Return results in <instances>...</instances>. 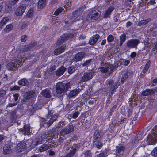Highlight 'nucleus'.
Returning a JSON list of instances; mask_svg holds the SVG:
<instances>
[{"label":"nucleus","instance_id":"nucleus-1","mask_svg":"<svg viewBox=\"0 0 157 157\" xmlns=\"http://www.w3.org/2000/svg\"><path fill=\"white\" fill-rule=\"evenodd\" d=\"M58 117V116L56 115L52 116L50 114H48L46 119L44 118L42 119L40 123L41 126L44 127H49L56 121Z\"/></svg>","mask_w":157,"mask_h":157},{"label":"nucleus","instance_id":"nucleus-2","mask_svg":"<svg viewBox=\"0 0 157 157\" xmlns=\"http://www.w3.org/2000/svg\"><path fill=\"white\" fill-rule=\"evenodd\" d=\"M157 141V125L154 127L152 132L148 135L146 141L148 145L154 144Z\"/></svg>","mask_w":157,"mask_h":157},{"label":"nucleus","instance_id":"nucleus-3","mask_svg":"<svg viewBox=\"0 0 157 157\" xmlns=\"http://www.w3.org/2000/svg\"><path fill=\"white\" fill-rule=\"evenodd\" d=\"M101 13L98 10H94L90 11L87 15L86 19L88 21L94 22L99 18Z\"/></svg>","mask_w":157,"mask_h":157},{"label":"nucleus","instance_id":"nucleus-4","mask_svg":"<svg viewBox=\"0 0 157 157\" xmlns=\"http://www.w3.org/2000/svg\"><path fill=\"white\" fill-rule=\"evenodd\" d=\"M57 93L58 94H62L66 92L71 88V84L68 82L66 84L62 82H59L56 85Z\"/></svg>","mask_w":157,"mask_h":157},{"label":"nucleus","instance_id":"nucleus-5","mask_svg":"<svg viewBox=\"0 0 157 157\" xmlns=\"http://www.w3.org/2000/svg\"><path fill=\"white\" fill-rule=\"evenodd\" d=\"M86 8V6L84 5L81 6L76 10L73 11L72 13L73 16L71 18L72 21H75L78 19L77 18L81 17L82 15L83 12Z\"/></svg>","mask_w":157,"mask_h":157},{"label":"nucleus","instance_id":"nucleus-6","mask_svg":"<svg viewBox=\"0 0 157 157\" xmlns=\"http://www.w3.org/2000/svg\"><path fill=\"white\" fill-rule=\"evenodd\" d=\"M74 36V34L72 33L64 34L58 40L56 43V44L57 45H61L68 39L73 38Z\"/></svg>","mask_w":157,"mask_h":157},{"label":"nucleus","instance_id":"nucleus-7","mask_svg":"<svg viewBox=\"0 0 157 157\" xmlns=\"http://www.w3.org/2000/svg\"><path fill=\"white\" fill-rule=\"evenodd\" d=\"M114 68V66L110 64H107L104 66L99 67V69L102 73H108L109 74Z\"/></svg>","mask_w":157,"mask_h":157},{"label":"nucleus","instance_id":"nucleus-8","mask_svg":"<svg viewBox=\"0 0 157 157\" xmlns=\"http://www.w3.org/2000/svg\"><path fill=\"white\" fill-rule=\"evenodd\" d=\"M140 43L139 40L137 39H133L128 41L126 43L127 46L128 48H136Z\"/></svg>","mask_w":157,"mask_h":157},{"label":"nucleus","instance_id":"nucleus-9","mask_svg":"<svg viewBox=\"0 0 157 157\" xmlns=\"http://www.w3.org/2000/svg\"><path fill=\"white\" fill-rule=\"evenodd\" d=\"M74 127L71 124H70L66 128L63 129L60 132V133L62 135L69 134L73 132L74 130Z\"/></svg>","mask_w":157,"mask_h":157},{"label":"nucleus","instance_id":"nucleus-10","mask_svg":"<svg viewBox=\"0 0 157 157\" xmlns=\"http://www.w3.org/2000/svg\"><path fill=\"white\" fill-rule=\"evenodd\" d=\"M94 75V72H85L82 76L81 78V81L85 82L91 79Z\"/></svg>","mask_w":157,"mask_h":157},{"label":"nucleus","instance_id":"nucleus-11","mask_svg":"<svg viewBox=\"0 0 157 157\" xmlns=\"http://www.w3.org/2000/svg\"><path fill=\"white\" fill-rule=\"evenodd\" d=\"M46 135H41L39 136L38 137L36 138L32 143V145L33 146H36L39 144H41L43 141L44 138L46 137Z\"/></svg>","mask_w":157,"mask_h":157},{"label":"nucleus","instance_id":"nucleus-12","mask_svg":"<svg viewBox=\"0 0 157 157\" xmlns=\"http://www.w3.org/2000/svg\"><path fill=\"white\" fill-rule=\"evenodd\" d=\"M108 83L110 88L111 94H113L114 90L117 89L118 87V86H119V84L113 83V81L112 79H110L108 81Z\"/></svg>","mask_w":157,"mask_h":157},{"label":"nucleus","instance_id":"nucleus-13","mask_svg":"<svg viewBox=\"0 0 157 157\" xmlns=\"http://www.w3.org/2000/svg\"><path fill=\"white\" fill-rule=\"evenodd\" d=\"M26 6L25 4L20 5L16 10V15L17 16L22 15L24 12Z\"/></svg>","mask_w":157,"mask_h":157},{"label":"nucleus","instance_id":"nucleus-14","mask_svg":"<svg viewBox=\"0 0 157 157\" xmlns=\"http://www.w3.org/2000/svg\"><path fill=\"white\" fill-rule=\"evenodd\" d=\"M26 145L24 142H21L18 143L16 147V150L17 152H21L22 151L26 148Z\"/></svg>","mask_w":157,"mask_h":157},{"label":"nucleus","instance_id":"nucleus-15","mask_svg":"<svg viewBox=\"0 0 157 157\" xmlns=\"http://www.w3.org/2000/svg\"><path fill=\"white\" fill-rule=\"evenodd\" d=\"M34 94V92L33 91H29L26 93L24 96L23 102H25L28 101L31 98L33 97Z\"/></svg>","mask_w":157,"mask_h":157},{"label":"nucleus","instance_id":"nucleus-16","mask_svg":"<svg viewBox=\"0 0 157 157\" xmlns=\"http://www.w3.org/2000/svg\"><path fill=\"white\" fill-rule=\"evenodd\" d=\"M114 9V7L112 6L108 8L105 11L103 17L104 18L109 17L111 12L113 11Z\"/></svg>","mask_w":157,"mask_h":157},{"label":"nucleus","instance_id":"nucleus-17","mask_svg":"<svg viewBox=\"0 0 157 157\" xmlns=\"http://www.w3.org/2000/svg\"><path fill=\"white\" fill-rule=\"evenodd\" d=\"M66 48V46L63 45L54 50V53L55 55H59L63 52Z\"/></svg>","mask_w":157,"mask_h":157},{"label":"nucleus","instance_id":"nucleus-18","mask_svg":"<svg viewBox=\"0 0 157 157\" xmlns=\"http://www.w3.org/2000/svg\"><path fill=\"white\" fill-rule=\"evenodd\" d=\"M84 55V53L82 52H80L76 54L75 56L74 60L76 62L81 61Z\"/></svg>","mask_w":157,"mask_h":157},{"label":"nucleus","instance_id":"nucleus-19","mask_svg":"<svg viewBox=\"0 0 157 157\" xmlns=\"http://www.w3.org/2000/svg\"><path fill=\"white\" fill-rule=\"evenodd\" d=\"M99 38V36L96 34L91 37L89 41V44L90 45H94L96 44Z\"/></svg>","mask_w":157,"mask_h":157},{"label":"nucleus","instance_id":"nucleus-20","mask_svg":"<svg viewBox=\"0 0 157 157\" xmlns=\"http://www.w3.org/2000/svg\"><path fill=\"white\" fill-rule=\"evenodd\" d=\"M3 153L5 154H10L12 151V149L9 144H7L3 147Z\"/></svg>","mask_w":157,"mask_h":157},{"label":"nucleus","instance_id":"nucleus-21","mask_svg":"<svg viewBox=\"0 0 157 157\" xmlns=\"http://www.w3.org/2000/svg\"><path fill=\"white\" fill-rule=\"evenodd\" d=\"M20 132L23 133L24 134L29 135L30 132V128L28 125L24 126L23 129L20 130Z\"/></svg>","mask_w":157,"mask_h":157},{"label":"nucleus","instance_id":"nucleus-22","mask_svg":"<svg viewBox=\"0 0 157 157\" xmlns=\"http://www.w3.org/2000/svg\"><path fill=\"white\" fill-rule=\"evenodd\" d=\"M19 85L23 86H27L29 84V82L27 79L24 78L19 80L18 82Z\"/></svg>","mask_w":157,"mask_h":157},{"label":"nucleus","instance_id":"nucleus-23","mask_svg":"<svg viewBox=\"0 0 157 157\" xmlns=\"http://www.w3.org/2000/svg\"><path fill=\"white\" fill-rule=\"evenodd\" d=\"M42 94L44 97L47 98H49L51 96V92L50 90L48 89H46L43 90Z\"/></svg>","mask_w":157,"mask_h":157},{"label":"nucleus","instance_id":"nucleus-24","mask_svg":"<svg viewBox=\"0 0 157 157\" xmlns=\"http://www.w3.org/2000/svg\"><path fill=\"white\" fill-rule=\"evenodd\" d=\"M66 68L64 67H61L58 69L56 72V74L57 76H59L62 75L66 71Z\"/></svg>","mask_w":157,"mask_h":157},{"label":"nucleus","instance_id":"nucleus-25","mask_svg":"<svg viewBox=\"0 0 157 157\" xmlns=\"http://www.w3.org/2000/svg\"><path fill=\"white\" fill-rule=\"evenodd\" d=\"M154 93V91L151 89L146 90L143 92L142 95L144 96H147L153 94Z\"/></svg>","mask_w":157,"mask_h":157},{"label":"nucleus","instance_id":"nucleus-26","mask_svg":"<svg viewBox=\"0 0 157 157\" xmlns=\"http://www.w3.org/2000/svg\"><path fill=\"white\" fill-rule=\"evenodd\" d=\"M76 148H71L70 150V152L68 153L64 157H73L76 151Z\"/></svg>","mask_w":157,"mask_h":157},{"label":"nucleus","instance_id":"nucleus-27","mask_svg":"<svg viewBox=\"0 0 157 157\" xmlns=\"http://www.w3.org/2000/svg\"><path fill=\"white\" fill-rule=\"evenodd\" d=\"M151 21V19L150 18H148L145 20H142L138 23V25L140 26H143L147 24Z\"/></svg>","mask_w":157,"mask_h":157},{"label":"nucleus","instance_id":"nucleus-28","mask_svg":"<svg viewBox=\"0 0 157 157\" xmlns=\"http://www.w3.org/2000/svg\"><path fill=\"white\" fill-rule=\"evenodd\" d=\"M47 0H39L38 2V8L41 9L45 7L46 4Z\"/></svg>","mask_w":157,"mask_h":157},{"label":"nucleus","instance_id":"nucleus-29","mask_svg":"<svg viewBox=\"0 0 157 157\" xmlns=\"http://www.w3.org/2000/svg\"><path fill=\"white\" fill-rule=\"evenodd\" d=\"M18 67L16 63L15 62H11L8 63L6 66V68L8 69H10L13 67L17 68Z\"/></svg>","mask_w":157,"mask_h":157},{"label":"nucleus","instance_id":"nucleus-30","mask_svg":"<svg viewBox=\"0 0 157 157\" xmlns=\"http://www.w3.org/2000/svg\"><path fill=\"white\" fill-rule=\"evenodd\" d=\"M50 146V144H49V145L47 144H43L39 149V151L40 152L48 150Z\"/></svg>","mask_w":157,"mask_h":157},{"label":"nucleus","instance_id":"nucleus-31","mask_svg":"<svg viewBox=\"0 0 157 157\" xmlns=\"http://www.w3.org/2000/svg\"><path fill=\"white\" fill-rule=\"evenodd\" d=\"M93 144L98 149L101 148L102 146V143L101 142L100 140H98L96 141H93Z\"/></svg>","mask_w":157,"mask_h":157},{"label":"nucleus","instance_id":"nucleus-32","mask_svg":"<svg viewBox=\"0 0 157 157\" xmlns=\"http://www.w3.org/2000/svg\"><path fill=\"white\" fill-rule=\"evenodd\" d=\"M100 136L99 131H96L94 134L93 141H96L98 140H100Z\"/></svg>","mask_w":157,"mask_h":157},{"label":"nucleus","instance_id":"nucleus-33","mask_svg":"<svg viewBox=\"0 0 157 157\" xmlns=\"http://www.w3.org/2000/svg\"><path fill=\"white\" fill-rule=\"evenodd\" d=\"M9 18L7 17H5L1 21L0 23V28H2L8 21Z\"/></svg>","mask_w":157,"mask_h":157},{"label":"nucleus","instance_id":"nucleus-34","mask_svg":"<svg viewBox=\"0 0 157 157\" xmlns=\"http://www.w3.org/2000/svg\"><path fill=\"white\" fill-rule=\"evenodd\" d=\"M151 62L150 60L148 61L146 64L143 69V70L142 72L144 74L147 71L149 68Z\"/></svg>","mask_w":157,"mask_h":157},{"label":"nucleus","instance_id":"nucleus-35","mask_svg":"<svg viewBox=\"0 0 157 157\" xmlns=\"http://www.w3.org/2000/svg\"><path fill=\"white\" fill-rule=\"evenodd\" d=\"M122 77H121V82L123 83L127 78L128 77L127 74L125 72H122Z\"/></svg>","mask_w":157,"mask_h":157},{"label":"nucleus","instance_id":"nucleus-36","mask_svg":"<svg viewBox=\"0 0 157 157\" xmlns=\"http://www.w3.org/2000/svg\"><path fill=\"white\" fill-rule=\"evenodd\" d=\"M13 27V25L11 24H10L7 25L5 28L4 31L6 33L9 32L11 30Z\"/></svg>","mask_w":157,"mask_h":157},{"label":"nucleus","instance_id":"nucleus-37","mask_svg":"<svg viewBox=\"0 0 157 157\" xmlns=\"http://www.w3.org/2000/svg\"><path fill=\"white\" fill-rule=\"evenodd\" d=\"M78 92L76 90H74L71 91L69 94V96L70 97H71L75 96Z\"/></svg>","mask_w":157,"mask_h":157},{"label":"nucleus","instance_id":"nucleus-38","mask_svg":"<svg viewBox=\"0 0 157 157\" xmlns=\"http://www.w3.org/2000/svg\"><path fill=\"white\" fill-rule=\"evenodd\" d=\"M151 155L154 157L157 156V147H155L151 152Z\"/></svg>","mask_w":157,"mask_h":157},{"label":"nucleus","instance_id":"nucleus-39","mask_svg":"<svg viewBox=\"0 0 157 157\" xmlns=\"http://www.w3.org/2000/svg\"><path fill=\"white\" fill-rule=\"evenodd\" d=\"M25 60L22 59L21 58L19 59L18 61H15V62L16 63V64L17 65V66H19L20 65H22V63H23L25 62Z\"/></svg>","mask_w":157,"mask_h":157},{"label":"nucleus","instance_id":"nucleus-40","mask_svg":"<svg viewBox=\"0 0 157 157\" xmlns=\"http://www.w3.org/2000/svg\"><path fill=\"white\" fill-rule=\"evenodd\" d=\"M20 90V87L17 85L12 86L11 87L10 90L11 91L14 90Z\"/></svg>","mask_w":157,"mask_h":157},{"label":"nucleus","instance_id":"nucleus-41","mask_svg":"<svg viewBox=\"0 0 157 157\" xmlns=\"http://www.w3.org/2000/svg\"><path fill=\"white\" fill-rule=\"evenodd\" d=\"M63 10V9L62 8L60 7L59 8L56 10L54 13V15H58Z\"/></svg>","mask_w":157,"mask_h":157},{"label":"nucleus","instance_id":"nucleus-42","mask_svg":"<svg viewBox=\"0 0 157 157\" xmlns=\"http://www.w3.org/2000/svg\"><path fill=\"white\" fill-rule=\"evenodd\" d=\"M126 35L125 33L122 34L120 37V41L124 42L126 40Z\"/></svg>","mask_w":157,"mask_h":157},{"label":"nucleus","instance_id":"nucleus-43","mask_svg":"<svg viewBox=\"0 0 157 157\" xmlns=\"http://www.w3.org/2000/svg\"><path fill=\"white\" fill-rule=\"evenodd\" d=\"M6 91L2 89H0V98L2 97H3L6 95Z\"/></svg>","mask_w":157,"mask_h":157},{"label":"nucleus","instance_id":"nucleus-44","mask_svg":"<svg viewBox=\"0 0 157 157\" xmlns=\"http://www.w3.org/2000/svg\"><path fill=\"white\" fill-rule=\"evenodd\" d=\"M107 39L108 42H111L114 40V37L112 35L110 34L108 36Z\"/></svg>","mask_w":157,"mask_h":157},{"label":"nucleus","instance_id":"nucleus-45","mask_svg":"<svg viewBox=\"0 0 157 157\" xmlns=\"http://www.w3.org/2000/svg\"><path fill=\"white\" fill-rule=\"evenodd\" d=\"M86 157H91L92 154L89 150H87L84 153Z\"/></svg>","mask_w":157,"mask_h":157},{"label":"nucleus","instance_id":"nucleus-46","mask_svg":"<svg viewBox=\"0 0 157 157\" xmlns=\"http://www.w3.org/2000/svg\"><path fill=\"white\" fill-rule=\"evenodd\" d=\"M27 38V36L26 35H24L21 37V40L22 42H25L26 41Z\"/></svg>","mask_w":157,"mask_h":157},{"label":"nucleus","instance_id":"nucleus-47","mask_svg":"<svg viewBox=\"0 0 157 157\" xmlns=\"http://www.w3.org/2000/svg\"><path fill=\"white\" fill-rule=\"evenodd\" d=\"M19 94L15 93L13 95V97H14V99L15 101H17V100L18 99V98L19 97Z\"/></svg>","mask_w":157,"mask_h":157},{"label":"nucleus","instance_id":"nucleus-48","mask_svg":"<svg viewBox=\"0 0 157 157\" xmlns=\"http://www.w3.org/2000/svg\"><path fill=\"white\" fill-rule=\"evenodd\" d=\"M56 64L55 65V64H54V65H53L52 64V66L49 69V71L51 73H52L53 71L56 69Z\"/></svg>","mask_w":157,"mask_h":157},{"label":"nucleus","instance_id":"nucleus-49","mask_svg":"<svg viewBox=\"0 0 157 157\" xmlns=\"http://www.w3.org/2000/svg\"><path fill=\"white\" fill-rule=\"evenodd\" d=\"M79 114V112L78 111L75 112L72 115V118L74 119L77 118Z\"/></svg>","mask_w":157,"mask_h":157},{"label":"nucleus","instance_id":"nucleus-50","mask_svg":"<svg viewBox=\"0 0 157 157\" xmlns=\"http://www.w3.org/2000/svg\"><path fill=\"white\" fill-rule=\"evenodd\" d=\"M91 61L90 59L88 60L82 64V66L85 67L88 65L90 63Z\"/></svg>","mask_w":157,"mask_h":157},{"label":"nucleus","instance_id":"nucleus-51","mask_svg":"<svg viewBox=\"0 0 157 157\" xmlns=\"http://www.w3.org/2000/svg\"><path fill=\"white\" fill-rule=\"evenodd\" d=\"M124 149V147L123 146H121L118 149V152L119 153L123 152Z\"/></svg>","mask_w":157,"mask_h":157},{"label":"nucleus","instance_id":"nucleus-52","mask_svg":"<svg viewBox=\"0 0 157 157\" xmlns=\"http://www.w3.org/2000/svg\"><path fill=\"white\" fill-rule=\"evenodd\" d=\"M75 69L72 67H71L68 69V72L69 74H71L75 71Z\"/></svg>","mask_w":157,"mask_h":157},{"label":"nucleus","instance_id":"nucleus-53","mask_svg":"<svg viewBox=\"0 0 157 157\" xmlns=\"http://www.w3.org/2000/svg\"><path fill=\"white\" fill-rule=\"evenodd\" d=\"M33 15L32 11L31 10H29L28 11L27 14V16L29 18L32 17Z\"/></svg>","mask_w":157,"mask_h":157},{"label":"nucleus","instance_id":"nucleus-54","mask_svg":"<svg viewBox=\"0 0 157 157\" xmlns=\"http://www.w3.org/2000/svg\"><path fill=\"white\" fill-rule=\"evenodd\" d=\"M17 102H16L15 103H9V104L7 105V106L8 107H12L16 105L17 104Z\"/></svg>","mask_w":157,"mask_h":157},{"label":"nucleus","instance_id":"nucleus-55","mask_svg":"<svg viewBox=\"0 0 157 157\" xmlns=\"http://www.w3.org/2000/svg\"><path fill=\"white\" fill-rule=\"evenodd\" d=\"M11 116L13 120L15 119L16 118V113L14 112H11Z\"/></svg>","mask_w":157,"mask_h":157},{"label":"nucleus","instance_id":"nucleus-56","mask_svg":"<svg viewBox=\"0 0 157 157\" xmlns=\"http://www.w3.org/2000/svg\"><path fill=\"white\" fill-rule=\"evenodd\" d=\"M22 52H24L25 51H27L29 49V48L27 46H24L22 47Z\"/></svg>","mask_w":157,"mask_h":157},{"label":"nucleus","instance_id":"nucleus-57","mask_svg":"<svg viewBox=\"0 0 157 157\" xmlns=\"http://www.w3.org/2000/svg\"><path fill=\"white\" fill-rule=\"evenodd\" d=\"M64 125H65V124L63 122H60L57 125H56V127L59 128Z\"/></svg>","mask_w":157,"mask_h":157},{"label":"nucleus","instance_id":"nucleus-58","mask_svg":"<svg viewBox=\"0 0 157 157\" xmlns=\"http://www.w3.org/2000/svg\"><path fill=\"white\" fill-rule=\"evenodd\" d=\"M49 155L50 156L54 155L55 154V152L54 151H52V150H50L48 151Z\"/></svg>","mask_w":157,"mask_h":157},{"label":"nucleus","instance_id":"nucleus-59","mask_svg":"<svg viewBox=\"0 0 157 157\" xmlns=\"http://www.w3.org/2000/svg\"><path fill=\"white\" fill-rule=\"evenodd\" d=\"M37 45V43L36 42H32L30 44L29 46L30 47H33Z\"/></svg>","mask_w":157,"mask_h":157},{"label":"nucleus","instance_id":"nucleus-60","mask_svg":"<svg viewBox=\"0 0 157 157\" xmlns=\"http://www.w3.org/2000/svg\"><path fill=\"white\" fill-rule=\"evenodd\" d=\"M58 128L56 127H56H54L51 130L52 133H53L54 132H56L57 131H58Z\"/></svg>","mask_w":157,"mask_h":157},{"label":"nucleus","instance_id":"nucleus-61","mask_svg":"<svg viewBox=\"0 0 157 157\" xmlns=\"http://www.w3.org/2000/svg\"><path fill=\"white\" fill-rule=\"evenodd\" d=\"M136 53L135 52H132L131 55L130 56L132 58H134L136 56Z\"/></svg>","mask_w":157,"mask_h":157},{"label":"nucleus","instance_id":"nucleus-62","mask_svg":"<svg viewBox=\"0 0 157 157\" xmlns=\"http://www.w3.org/2000/svg\"><path fill=\"white\" fill-rule=\"evenodd\" d=\"M117 107V106L116 105H114L110 109V112H113L114 109H115Z\"/></svg>","mask_w":157,"mask_h":157},{"label":"nucleus","instance_id":"nucleus-63","mask_svg":"<svg viewBox=\"0 0 157 157\" xmlns=\"http://www.w3.org/2000/svg\"><path fill=\"white\" fill-rule=\"evenodd\" d=\"M27 26V24H26L25 23L24 24H23L21 26V29L23 30L25 28H26V27Z\"/></svg>","mask_w":157,"mask_h":157},{"label":"nucleus","instance_id":"nucleus-64","mask_svg":"<svg viewBox=\"0 0 157 157\" xmlns=\"http://www.w3.org/2000/svg\"><path fill=\"white\" fill-rule=\"evenodd\" d=\"M105 154L104 153H100L98 157H105Z\"/></svg>","mask_w":157,"mask_h":157}]
</instances>
